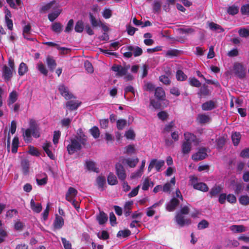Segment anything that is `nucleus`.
<instances>
[{"instance_id":"obj_1","label":"nucleus","mask_w":249,"mask_h":249,"mask_svg":"<svg viewBox=\"0 0 249 249\" xmlns=\"http://www.w3.org/2000/svg\"><path fill=\"white\" fill-rule=\"evenodd\" d=\"M9 67L4 65L2 68V77L5 81H9L12 76V72L14 70V61L9 59L8 61Z\"/></svg>"},{"instance_id":"obj_2","label":"nucleus","mask_w":249,"mask_h":249,"mask_svg":"<svg viewBox=\"0 0 249 249\" xmlns=\"http://www.w3.org/2000/svg\"><path fill=\"white\" fill-rule=\"evenodd\" d=\"M191 185L196 190H198L202 192H206L209 190V187L204 182H197V178L195 177L190 178Z\"/></svg>"},{"instance_id":"obj_3","label":"nucleus","mask_w":249,"mask_h":249,"mask_svg":"<svg viewBox=\"0 0 249 249\" xmlns=\"http://www.w3.org/2000/svg\"><path fill=\"white\" fill-rule=\"evenodd\" d=\"M76 194V190L72 187H70L66 195V199L67 200L71 203L76 210H78L77 202L74 199Z\"/></svg>"},{"instance_id":"obj_4","label":"nucleus","mask_w":249,"mask_h":249,"mask_svg":"<svg viewBox=\"0 0 249 249\" xmlns=\"http://www.w3.org/2000/svg\"><path fill=\"white\" fill-rule=\"evenodd\" d=\"M164 165V161L163 160H159L156 159H152L148 167V172H150L155 167L157 172H160L162 167Z\"/></svg>"},{"instance_id":"obj_5","label":"nucleus","mask_w":249,"mask_h":249,"mask_svg":"<svg viewBox=\"0 0 249 249\" xmlns=\"http://www.w3.org/2000/svg\"><path fill=\"white\" fill-rule=\"evenodd\" d=\"M234 74L240 79H243L246 76V69L243 65L239 63H235L233 65Z\"/></svg>"},{"instance_id":"obj_6","label":"nucleus","mask_w":249,"mask_h":249,"mask_svg":"<svg viewBox=\"0 0 249 249\" xmlns=\"http://www.w3.org/2000/svg\"><path fill=\"white\" fill-rule=\"evenodd\" d=\"M230 186L233 188L236 195L241 193L244 188V184L242 182L238 181L234 179L230 180Z\"/></svg>"},{"instance_id":"obj_7","label":"nucleus","mask_w":249,"mask_h":249,"mask_svg":"<svg viewBox=\"0 0 249 249\" xmlns=\"http://www.w3.org/2000/svg\"><path fill=\"white\" fill-rule=\"evenodd\" d=\"M116 174L118 178L122 181H124L126 178V174L124 167L120 163L115 164Z\"/></svg>"},{"instance_id":"obj_8","label":"nucleus","mask_w":249,"mask_h":249,"mask_svg":"<svg viewBox=\"0 0 249 249\" xmlns=\"http://www.w3.org/2000/svg\"><path fill=\"white\" fill-rule=\"evenodd\" d=\"M128 69L127 67H122L120 65L114 64L112 66L111 70L117 72L116 74V76L122 77L126 74Z\"/></svg>"},{"instance_id":"obj_9","label":"nucleus","mask_w":249,"mask_h":249,"mask_svg":"<svg viewBox=\"0 0 249 249\" xmlns=\"http://www.w3.org/2000/svg\"><path fill=\"white\" fill-rule=\"evenodd\" d=\"M207 156L206 149L201 148L197 152L192 155V158L195 161H199L204 159Z\"/></svg>"},{"instance_id":"obj_10","label":"nucleus","mask_w":249,"mask_h":249,"mask_svg":"<svg viewBox=\"0 0 249 249\" xmlns=\"http://www.w3.org/2000/svg\"><path fill=\"white\" fill-rule=\"evenodd\" d=\"M176 221L177 224L181 227L185 225H188L191 223V221L190 219H185L184 216L179 213L177 214L176 216Z\"/></svg>"},{"instance_id":"obj_11","label":"nucleus","mask_w":249,"mask_h":249,"mask_svg":"<svg viewBox=\"0 0 249 249\" xmlns=\"http://www.w3.org/2000/svg\"><path fill=\"white\" fill-rule=\"evenodd\" d=\"M68 152L70 154H73L78 149V139L77 138L71 139L70 143L67 147Z\"/></svg>"},{"instance_id":"obj_12","label":"nucleus","mask_w":249,"mask_h":249,"mask_svg":"<svg viewBox=\"0 0 249 249\" xmlns=\"http://www.w3.org/2000/svg\"><path fill=\"white\" fill-rule=\"evenodd\" d=\"M197 94L200 98L205 97L211 94V91L209 89L208 86L206 84H203L199 89Z\"/></svg>"},{"instance_id":"obj_13","label":"nucleus","mask_w":249,"mask_h":249,"mask_svg":"<svg viewBox=\"0 0 249 249\" xmlns=\"http://www.w3.org/2000/svg\"><path fill=\"white\" fill-rule=\"evenodd\" d=\"M59 90L61 94L67 100L72 99V94L69 91L67 87L63 85H60L59 87Z\"/></svg>"},{"instance_id":"obj_14","label":"nucleus","mask_w":249,"mask_h":249,"mask_svg":"<svg viewBox=\"0 0 249 249\" xmlns=\"http://www.w3.org/2000/svg\"><path fill=\"white\" fill-rule=\"evenodd\" d=\"M179 201L176 197L172 198L170 202L167 204L166 209L169 212L174 211L179 205Z\"/></svg>"},{"instance_id":"obj_15","label":"nucleus","mask_w":249,"mask_h":249,"mask_svg":"<svg viewBox=\"0 0 249 249\" xmlns=\"http://www.w3.org/2000/svg\"><path fill=\"white\" fill-rule=\"evenodd\" d=\"M52 144L50 142H45L42 148L44 151L46 152L47 156L52 160L55 159V156L53 153L51 151L52 148Z\"/></svg>"},{"instance_id":"obj_16","label":"nucleus","mask_w":249,"mask_h":249,"mask_svg":"<svg viewBox=\"0 0 249 249\" xmlns=\"http://www.w3.org/2000/svg\"><path fill=\"white\" fill-rule=\"evenodd\" d=\"M36 181L38 186H44L48 182V177L45 173H41L36 176Z\"/></svg>"},{"instance_id":"obj_17","label":"nucleus","mask_w":249,"mask_h":249,"mask_svg":"<svg viewBox=\"0 0 249 249\" xmlns=\"http://www.w3.org/2000/svg\"><path fill=\"white\" fill-rule=\"evenodd\" d=\"M30 208L35 213H39L42 209V205L40 203L36 202L33 198L30 201Z\"/></svg>"},{"instance_id":"obj_18","label":"nucleus","mask_w":249,"mask_h":249,"mask_svg":"<svg viewBox=\"0 0 249 249\" xmlns=\"http://www.w3.org/2000/svg\"><path fill=\"white\" fill-rule=\"evenodd\" d=\"M155 96L159 101H163L165 99V93L161 87H157L155 89Z\"/></svg>"},{"instance_id":"obj_19","label":"nucleus","mask_w":249,"mask_h":249,"mask_svg":"<svg viewBox=\"0 0 249 249\" xmlns=\"http://www.w3.org/2000/svg\"><path fill=\"white\" fill-rule=\"evenodd\" d=\"M96 219L100 225H103L107 221L108 217L104 212L100 211L99 213L96 215Z\"/></svg>"},{"instance_id":"obj_20","label":"nucleus","mask_w":249,"mask_h":249,"mask_svg":"<svg viewBox=\"0 0 249 249\" xmlns=\"http://www.w3.org/2000/svg\"><path fill=\"white\" fill-rule=\"evenodd\" d=\"M216 106L215 102L212 100L207 101L202 104L201 106L202 109L205 111L211 110L216 108Z\"/></svg>"},{"instance_id":"obj_21","label":"nucleus","mask_w":249,"mask_h":249,"mask_svg":"<svg viewBox=\"0 0 249 249\" xmlns=\"http://www.w3.org/2000/svg\"><path fill=\"white\" fill-rule=\"evenodd\" d=\"M86 166L87 169L89 171L97 173L99 172V168L96 167V163L92 160H87Z\"/></svg>"},{"instance_id":"obj_22","label":"nucleus","mask_w":249,"mask_h":249,"mask_svg":"<svg viewBox=\"0 0 249 249\" xmlns=\"http://www.w3.org/2000/svg\"><path fill=\"white\" fill-rule=\"evenodd\" d=\"M125 50L129 51H133V54L135 57L140 56L142 53V49L138 46H129L127 47Z\"/></svg>"},{"instance_id":"obj_23","label":"nucleus","mask_w":249,"mask_h":249,"mask_svg":"<svg viewBox=\"0 0 249 249\" xmlns=\"http://www.w3.org/2000/svg\"><path fill=\"white\" fill-rule=\"evenodd\" d=\"M222 190V188L219 185H214L213 186L209 194L210 197L212 198L216 196Z\"/></svg>"},{"instance_id":"obj_24","label":"nucleus","mask_w":249,"mask_h":249,"mask_svg":"<svg viewBox=\"0 0 249 249\" xmlns=\"http://www.w3.org/2000/svg\"><path fill=\"white\" fill-rule=\"evenodd\" d=\"M192 149V143L190 142H183L181 145V152L183 155L188 154Z\"/></svg>"},{"instance_id":"obj_25","label":"nucleus","mask_w":249,"mask_h":249,"mask_svg":"<svg viewBox=\"0 0 249 249\" xmlns=\"http://www.w3.org/2000/svg\"><path fill=\"white\" fill-rule=\"evenodd\" d=\"M89 19L90 23L93 28L98 27L101 22H102L100 19H97L96 17L91 13H89Z\"/></svg>"},{"instance_id":"obj_26","label":"nucleus","mask_w":249,"mask_h":249,"mask_svg":"<svg viewBox=\"0 0 249 249\" xmlns=\"http://www.w3.org/2000/svg\"><path fill=\"white\" fill-rule=\"evenodd\" d=\"M81 129H79V150L82 147H85L87 142V137L82 134Z\"/></svg>"},{"instance_id":"obj_27","label":"nucleus","mask_w":249,"mask_h":249,"mask_svg":"<svg viewBox=\"0 0 249 249\" xmlns=\"http://www.w3.org/2000/svg\"><path fill=\"white\" fill-rule=\"evenodd\" d=\"M64 225V220L63 218L60 216L58 215L57 214L55 216V219L53 222V226L55 229H59L61 228Z\"/></svg>"},{"instance_id":"obj_28","label":"nucleus","mask_w":249,"mask_h":249,"mask_svg":"<svg viewBox=\"0 0 249 249\" xmlns=\"http://www.w3.org/2000/svg\"><path fill=\"white\" fill-rule=\"evenodd\" d=\"M230 230L234 233L245 232L246 231V227L242 225H234L230 227Z\"/></svg>"},{"instance_id":"obj_29","label":"nucleus","mask_w":249,"mask_h":249,"mask_svg":"<svg viewBox=\"0 0 249 249\" xmlns=\"http://www.w3.org/2000/svg\"><path fill=\"white\" fill-rule=\"evenodd\" d=\"M139 162L138 158L136 159H124L123 162L126 163L130 167H135Z\"/></svg>"},{"instance_id":"obj_30","label":"nucleus","mask_w":249,"mask_h":249,"mask_svg":"<svg viewBox=\"0 0 249 249\" xmlns=\"http://www.w3.org/2000/svg\"><path fill=\"white\" fill-rule=\"evenodd\" d=\"M241 138V135L239 132H235L231 135V140L234 146H237Z\"/></svg>"},{"instance_id":"obj_31","label":"nucleus","mask_w":249,"mask_h":249,"mask_svg":"<svg viewBox=\"0 0 249 249\" xmlns=\"http://www.w3.org/2000/svg\"><path fill=\"white\" fill-rule=\"evenodd\" d=\"M209 26L212 30L217 32L218 33H222L224 31V29L220 25L213 22H210L209 24Z\"/></svg>"},{"instance_id":"obj_32","label":"nucleus","mask_w":249,"mask_h":249,"mask_svg":"<svg viewBox=\"0 0 249 249\" xmlns=\"http://www.w3.org/2000/svg\"><path fill=\"white\" fill-rule=\"evenodd\" d=\"M31 26L30 24H27L24 26L23 30V36L24 37L28 40H32L33 39L30 37V31Z\"/></svg>"},{"instance_id":"obj_33","label":"nucleus","mask_w":249,"mask_h":249,"mask_svg":"<svg viewBox=\"0 0 249 249\" xmlns=\"http://www.w3.org/2000/svg\"><path fill=\"white\" fill-rule=\"evenodd\" d=\"M210 120V117L205 114H199L197 118L198 122L201 124H204L209 122Z\"/></svg>"},{"instance_id":"obj_34","label":"nucleus","mask_w":249,"mask_h":249,"mask_svg":"<svg viewBox=\"0 0 249 249\" xmlns=\"http://www.w3.org/2000/svg\"><path fill=\"white\" fill-rule=\"evenodd\" d=\"M19 139L18 137H15L12 141V152L16 153L18 151V148L19 147Z\"/></svg>"},{"instance_id":"obj_35","label":"nucleus","mask_w":249,"mask_h":249,"mask_svg":"<svg viewBox=\"0 0 249 249\" xmlns=\"http://www.w3.org/2000/svg\"><path fill=\"white\" fill-rule=\"evenodd\" d=\"M18 99V94L16 91H12L9 95L8 100V105L10 107Z\"/></svg>"},{"instance_id":"obj_36","label":"nucleus","mask_w":249,"mask_h":249,"mask_svg":"<svg viewBox=\"0 0 249 249\" xmlns=\"http://www.w3.org/2000/svg\"><path fill=\"white\" fill-rule=\"evenodd\" d=\"M96 182L99 189L101 191H103L104 190V186L106 183L105 177L103 176H99L96 179Z\"/></svg>"},{"instance_id":"obj_37","label":"nucleus","mask_w":249,"mask_h":249,"mask_svg":"<svg viewBox=\"0 0 249 249\" xmlns=\"http://www.w3.org/2000/svg\"><path fill=\"white\" fill-rule=\"evenodd\" d=\"M32 136V130L30 128H27L25 130L23 134V137L24 141L27 142H30L31 141Z\"/></svg>"},{"instance_id":"obj_38","label":"nucleus","mask_w":249,"mask_h":249,"mask_svg":"<svg viewBox=\"0 0 249 249\" xmlns=\"http://www.w3.org/2000/svg\"><path fill=\"white\" fill-rule=\"evenodd\" d=\"M107 182L109 185H114L118 183V180L116 176L113 173H109L107 176Z\"/></svg>"},{"instance_id":"obj_39","label":"nucleus","mask_w":249,"mask_h":249,"mask_svg":"<svg viewBox=\"0 0 249 249\" xmlns=\"http://www.w3.org/2000/svg\"><path fill=\"white\" fill-rule=\"evenodd\" d=\"M46 62L48 68L51 71H53L56 66L55 60L53 59V57L48 56L47 57Z\"/></svg>"},{"instance_id":"obj_40","label":"nucleus","mask_w":249,"mask_h":249,"mask_svg":"<svg viewBox=\"0 0 249 249\" xmlns=\"http://www.w3.org/2000/svg\"><path fill=\"white\" fill-rule=\"evenodd\" d=\"M176 76L177 80L179 81H183L187 79V76L180 70L177 71Z\"/></svg>"},{"instance_id":"obj_41","label":"nucleus","mask_w":249,"mask_h":249,"mask_svg":"<svg viewBox=\"0 0 249 249\" xmlns=\"http://www.w3.org/2000/svg\"><path fill=\"white\" fill-rule=\"evenodd\" d=\"M28 70V69L27 65L25 63L22 62L18 68V72L19 75L20 76L23 75L27 72Z\"/></svg>"},{"instance_id":"obj_42","label":"nucleus","mask_w":249,"mask_h":249,"mask_svg":"<svg viewBox=\"0 0 249 249\" xmlns=\"http://www.w3.org/2000/svg\"><path fill=\"white\" fill-rule=\"evenodd\" d=\"M184 136L185 138L184 142H190L191 143L192 142H194L196 138V136L194 134L189 132H185L184 133Z\"/></svg>"},{"instance_id":"obj_43","label":"nucleus","mask_w":249,"mask_h":249,"mask_svg":"<svg viewBox=\"0 0 249 249\" xmlns=\"http://www.w3.org/2000/svg\"><path fill=\"white\" fill-rule=\"evenodd\" d=\"M6 1L11 7L15 9L20 6L21 3V0H6Z\"/></svg>"},{"instance_id":"obj_44","label":"nucleus","mask_w":249,"mask_h":249,"mask_svg":"<svg viewBox=\"0 0 249 249\" xmlns=\"http://www.w3.org/2000/svg\"><path fill=\"white\" fill-rule=\"evenodd\" d=\"M189 83L191 86L196 88H199L201 85L200 81L196 77L190 78L189 79Z\"/></svg>"},{"instance_id":"obj_45","label":"nucleus","mask_w":249,"mask_h":249,"mask_svg":"<svg viewBox=\"0 0 249 249\" xmlns=\"http://www.w3.org/2000/svg\"><path fill=\"white\" fill-rule=\"evenodd\" d=\"M127 124V121L125 119H119L117 121L116 126L118 129L122 130Z\"/></svg>"},{"instance_id":"obj_46","label":"nucleus","mask_w":249,"mask_h":249,"mask_svg":"<svg viewBox=\"0 0 249 249\" xmlns=\"http://www.w3.org/2000/svg\"><path fill=\"white\" fill-rule=\"evenodd\" d=\"M61 12V9H57L54 12L51 13L48 15V18L51 21L55 19Z\"/></svg>"},{"instance_id":"obj_47","label":"nucleus","mask_w":249,"mask_h":249,"mask_svg":"<svg viewBox=\"0 0 249 249\" xmlns=\"http://www.w3.org/2000/svg\"><path fill=\"white\" fill-rule=\"evenodd\" d=\"M55 2L54 1H51L48 3H47L44 5H43L40 9V11L41 13H46L48 11H49L54 5Z\"/></svg>"},{"instance_id":"obj_48","label":"nucleus","mask_w":249,"mask_h":249,"mask_svg":"<svg viewBox=\"0 0 249 249\" xmlns=\"http://www.w3.org/2000/svg\"><path fill=\"white\" fill-rule=\"evenodd\" d=\"M239 203L244 206L249 205V196L247 195H242L239 198Z\"/></svg>"},{"instance_id":"obj_49","label":"nucleus","mask_w":249,"mask_h":249,"mask_svg":"<svg viewBox=\"0 0 249 249\" xmlns=\"http://www.w3.org/2000/svg\"><path fill=\"white\" fill-rule=\"evenodd\" d=\"M66 107L69 110H74L78 107V103L76 101L71 100L67 103Z\"/></svg>"},{"instance_id":"obj_50","label":"nucleus","mask_w":249,"mask_h":249,"mask_svg":"<svg viewBox=\"0 0 249 249\" xmlns=\"http://www.w3.org/2000/svg\"><path fill=\"white\" fill-rule=\"evenodd\" d=\"M37 68L41 73L45 75H47L48 70H47L45 66L42 62H39L37 64Z\"/></svg>"},{"instance_id":"obj_51","label":"nucleus","mask_w":249,"mask_h":249,"mask_svg":"<svg viewBox=\"0 0 249 249\" xmlns=\"http://www.w3.org/2000/svg\"><path fill=\"white\" fill-rule=\"evenodd\" d=\"M130 234L131 231L127 229L119 231L117 234V236L118 237H123L124 238H125L129 236Z\"/></svg>"},{"instance_id":"obj_52","label":"nucleus","mask_w":249,"mask_h":249,"mask_svg":"<svg viewBox=\"0 0 249 249\" xmlns=\"http://www.w3.org/2000/svg\"><path fill=\"white\" fill-rule=\"evenodd\" d=\"M28 152L30 155L34 156H39L40 152L34 146L30 145L28 147Z\"/></svg>"},{"instance_id":"obj_53","label":"nucleus","mask_w":249,"mask_h":249,"mask_svg":"<svg viewBox=\"0 0 249 249\" xmlns=\"http://www.w3.org/2000/svg\"><path fill=\"white\" fill-rule=\"evenodd\" d=\"M84 67L86 71L89 73L93 72L94 70L92 64L88 60H86L84 62Z\"/></svg>"},{"instance_id":"obj_54","label":"nucleus","mask_w":249,"mask_h":249,"mask_svg":"<svg viewBox=\"0 0 249 249\" xmlns=\"http://www.w3.org/2000/svg\"><path fill=\"white\" fill-rule=\"evenodd\" d=\"M239 9L237 6L232 5L228 7L227 12L231 15H234L238 13Z\"/></svg>"},{"instance_id":"obj_55","label":"nucleus","mask_w":249,"mask_h":249,"mask_svg":"<svg viewBox=\"0 0 249 249\" xmlns=\"http://www.w3.org/2000/svg\"><path fill=\"white\" fill-rule=\"evenodd\" d=\"M90 133L95 139L98 138L100 136V131L98 127L93 126L90 129Z\"/></svg>"},{"instance_id":"obj_56","label":"nucleus","mask_w":249,"mask_h":249,"mask_svg":"<svg viewBox=\"0 0 249 249\" xmlns=\"http://www.w3.org/2000/svg\"><path fill=\"white\" fill-rule=\"evenodd\" d=\"M209 223L206 220L203 219L199 222L197 225L198 230H202L208 227Z\"/></svg>"},{"instance_id":"obj_57","label":"nucleus","mask_w":249,"mask_h":249,"mask_svg":"<svg viewBox=\"0 0 249 249\" xmlns=\"http://www.w3.org/2000/svg\"><path fill=\"white\" fill-rule=\"evenodd\" d=\"M52 30L56 33H60L62 29V26L59 23L54 22L52 26Z\"/></svg>"},{"instance_id":"obj_58","label":"nucleus","mask_w":249,"mask_h":249,"mask_svg":"<svg viewBox=\"0 0 249 249\" xmlns=\"http://www.w3.org/2000/svg\"><path fill=\"white\" fill-rule=\"evenodd\" d=\"M178 31L181 34H191L194 33L195 30L192 28H180L178 29Z\"/></svg>"},{"instance_id":"obj_59","label":"nucleus","mask_w":249,"mask_h":249,"mask_svg":"<svg viewBox=\"0 0 249 249\" xmlns=\"http://www.w3.org/2000/svg\"><path fill=\"white\" fill-rule=\"evenodd\" d=\"M157 116L159 119L162 121H165L167 119L169 115L166 111H161L158 113Z\"/></svg>"},{"instance_id":"obj_60","label":"nucleus","mask_w":249,"mask_h":249,"mask_svg":"<svg viewBox=\"0 0 249 249\" xmlns=\"http://www.w3.org/2000/svg\"><path fill=\"white\" fill-rule=\"evenodd\" d=\"M239 35L243 37H247L249 36V30L246 28H241L238 31Z\"/></svg>"},{"instance_id":"obj_61","label":"nucleus","mask_w":249,"mask_h":249,"mask_svg":"<svg viewBox=\"0 0 249 249\" xmlns=\"http://www.w3.org/2000/svg\"><path fill=\"white\" fill-rule=\"evenodd\" d=\"M97 236L100 239L104 240H107L109 238V235L106 231H102L101 234L100 235L99 233H98Z\"/></svg>"},{"instance_id":"obj_62","label":"nucleus","mask_w":249,"mask_h":249,"mask_svg":"<svg viewBox=\"0 0 249 249\" xmlns=\"http://www.w3.org/2000/svg\"><path fill=\"white\" fill-rule=\"evenodd\" d=\"M150 105L155 109H160L161 107V104L159 101H156L155 99L150 100Z\"/></svg>"},{"instance_id":"obj_63","label":"nucleus","mask_w":249,"mask_h":249,"mask_svg":"<svg viewBox=\"0 0 249 249\" xmlns=\"http://www.w3.org/2000/svg\"><path fill=\"white\" fill-rule=\"evenodd\" d=\"M241 12L243 15H249V4H246L242 6Z\"/></svg>"},{"instance_id":"obj_64","label":"nucleus","mask_w":249,"mask_h":249,"mask_svg":"<svg viewBox=\"0 0 249 249\" xmlns=\"http://www.w3.org/2000/svg\"><path fill=\"white\" fill-rule=\"evenodd\" d=\"M112 16V11L108 8H105L103 12V16L106 19L109 18Z\"/></svg>"}]
</instances>
